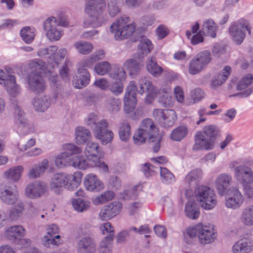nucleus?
I'll list each match as a JSON object with an SVG mask.
<instances>
[{"label":"nucleus","mask_w":253,"mask_h":253,"mask_svg":"<svg viewBox=\"0 0 253 253\" xmlns=\"http://www.w3.org/2000/svg\"><path fill=\"white\" fill-rule=\"evenodd\" d=\"M240 221L245 226H253V205L247 207L243 210Z\"/></svg>","instance_id":"obj_36"},{"label":"nucleus","mask_w":253,"mask_h":253,"mask_svg":"<svg viewBox=\"0 0 253 253\" xmlns=\"http://www.w3.org/2000/svg\"><path fill=\"white\" fill-rule=\"evenodd\" d=\"M253 251V238L243 237L236 242L232 247L233 253H251Z\"/></svg>","instance_id":"obj_20"},{"label":"nucleus","mask_w":253,"mask_h":253,"mask_svg":"<svg viewBox=\"0 0 253 253\" xmlns=\"http://www.w3.org/2000/svg\"><path fill=\"white\" fill-rule=\"evenodd\" d=\"M121 106V101L118 98L110 97L107 101V107L112 112H118Z\"/></svg>","instance_id":"obj_54"},{"label":"nucleus","mask_w":253,"mask_h":253,"mask_svg":"<svg viewBox=\"0 0 253 253\" xmlns=\"http://www.w3.org/2000/svg\"><path fill=\"white\" fill-rule=\"evenodd\" d=\"M201 223H199L193 227L187 229V235L190 238L193 239L196 236L199 237Z\"/></svg>","instance_id":"obj_61"},{"label":"nucleus","mask_w":253,"mask_h":253,"mask_svg":"<svg viewBox=\"0 0 253 253\" xmlns=\"http://www.w3.org/2000/svg\"><path fill=\"white\" fill-rule=\"evenodd\" d=\"M153 115L155 120L163 127L172 126L177 120L176 113L172 109H155Z\"/></svg>","instance_id":"obj_13"},{"label":"nucleus","mask_w":253,"mask_h":253,"mask_svg":"<svg viewBox=\"0 0 253 253\" xmlns=\"http://www.w3.org/2000/svg\"><path fill=\"white\" fill-rule=\"evenodd\" d=\"M84 184L85 189L90 192H99L104 188L103 182L93 173L85 176Z\"/></svg>","instance_id":"obj_24"},{"label":"nucleus","mask_w":253,"mask_h":253,"mask_svg":"<svg viewBox=\"0 0 253 253\" xmlns=\"http://www.w3.org/2000/svg\"><path fill=\"white\" fill-rule=\"evenodd\" d=\"M211 61V52L207 50L200 52L192 59L189 65V73L197 74L203 70Z\"/></svg>","instance_id":"obj_10"},{"label":"nucleus","mask_w":253,"mask_h":253,"mask_svg":"<svg viewBox=\"0 0 253 253\" xmlns=\"http://www.w3.org/2000/svg\"><path fill=\"white\" fill-rule=\"evenodd\" d=\"M122 209V204L117 201L113 202L103 207L99 211L101 220H108L118 214Z\"/></svg>","instance_id":"obj_19"},{"label":"nucleus","mask_w":253,"mask_h":253,"mask_svg":"<svg viewBox=\"0 0 253 253\" xmlns=\"http://www.w3.org/2000/svg\"><path fill=\"white\" fill-rule=\"evenodd\" d=\"M188 130L185 126H180L174 129L170 133V138L175 141H180L188 134Z\"/></svg>","instance_id":"obj_41"},{"label":"nucleus","mask_w":253,"mask_h":253,"mask_svg":"<svg viewBox=\"0 0 253 253\" xmlns=\"http://www.w3.org/2000/svg\"><path fill=\"white\" fill-rule=\"evenodd\" d=\"M222 196H224L225 206L229 209H238L244 202L243 195L237 187L224 189L222 188Z\"/></svg>","instance_id":"obj_9"},{"label":"nucleus","mask_w":253,"mask_h":253,"mask_svg":"<svg viewBox=\"0 0 253 253\" xmlns=\"http://www.w3.org/2000/svg\"><path fill=\"white\" fill-rule=\"evenodd\" d=\"M124 67L127 70L129 75L132 76L136 74L140 70L138 63L133 59H128L124 64Z\"/></svg>","instance_id":"obj_48"},{"label":"nucleus","mask_w":253,"mask_h":253,"mask_svg":"<svg viewBox=\"0 0 253 253\" xmlns=\"http://www.w3.org/2000/svg\"><path fill=\"white\" fill-rule=\"evenodd\" d=\"M42 243L45 247L53 248L61 243L60 236L59 235L53 236L45 235L42 238Z\"/></svg>","instance_id":"obj_47"},{"label":"nucleus","mask_w":253,"mask_h":253,"mask_svg":"<svg viewBox=\"0 0 253 253\" xmlns=\"http://www.w3.org/2000/svg\"><path fill=\"white\" fill-rule=\"evenodd\" d=\"M96 251V245L92 238L84 237L78 243L77 251L78 253H94Z\"/></svg>","instance_id":"obj_26"},{"label":"nucleus","mask_w":253,"mask_h":253,"mask_svg":"<svg viewBox=\"0 0 253 253\" xmlns=\"http://www.w3.org/2000/svg\"><path fill=\"white\" fill-rule=\"evenodd\" d=\"M15 123L17 126V132L19 135H25L34 131L32 124L28 121L25 116L16 119Z\"/></svg>","instance_id":"obj_28"},{"label":"nucleus","mask_w":253,"mask_h":253,"mask_svg":"<svg viewBox=\"0 0 253 253\" xmlns=\"http://www.w3.org/2000/svg\"><path fill=\"white\" fill-rule=\"evenodd\" d=\"M109 14L111 17L116 16L120 12V8L115 0H110L108 4Z\"/></svg>","instance_id":"obj_58"},{"label":"nucleus","mask_w":253,"mask_h":253,"mask_svg":"<svg viewBox=\"0 0 253 253\" xmlns=\"http://www.w3.org/2000/svg\"><path fill=\"white\" fill-rule=\"evenodd\" d=\"M19 198V192L14 184H1L0 185V199L8 205L15 204Z\"/></svg>","instance_id":"obj_16"},{"label":"nucleus","mask_w":253,"mask_h":253,"mask_svg":"<svg viewBox=\"0 0 253 253\" xmlns=\"http://www.w3.org/2000/svg\"><path fill=\"white\" fill-rule=\"evenodd\" d=\"M104 0H85V13L92 18L91 21L85 20L84 26H91L93 27L101 26L104 23L101 15L105 9Z\"/></svg>","instance_id":"obj_5"},{"label":"nucleus","mask_w":253,"mask_h":253,"mask_svg":"<svg viewBox=\"0 0 253 253\" xmlns=\"http://www.w3.org/2000/svg\"><path fill=\"white\" fill-rule=\"evenodd\" d=\"M58 47L55 45L50 46L48 47L41 49L38 52V55L40 57H43L44 55H49L48 57L51 61H49V63L54 69L58 67L60 62L63 60L66 54L67 50L65 48L60 49L57 51Z\"/></svg>","instance_id":"obj_12"},{"label":"nucleus","mask_w":253,"mask_h":253,"mask_svg":"<svg viewBox=\"0 0 253 253\" xmlns=\"http://www.w3.org/2000/svg\"><path fill=\"white\" fill-rule=\"evenodd\" d=\"M195 195L197 201L205 210L213 209L216 204V195L214 191L208 186H199L195 190Z\"/></svg>","instance_id":"obj_8"},{"label":"nucleus","mask_w":253,"mask_h":253,"mask_svg":"<svg viewBox=\"0 0 253 253\" xmlns=\"http://www.w3.org/2000/svg\"><path fill=\"white\" fill-rule=\"evenodd\" d=\"M32 104L36 111L43 112L51 105L50 97L48 95L37 96L33 99Z\"/></svg>","instance_id":"obj_27"},{"label":"nucleus","mask_w":253,"mask_h":253,"mask_svg":"<svg viewBox=\"0 0 253 253\" xmlns=\"http://www.w3.org/2000/svg\"><path fill=\"white\" fill-rule=\"evenodd\" d=\"M23 169V167L22 166L13 167L6 170L4 175L7 179L14 182H17L21 178Z\"/></svg>","instance_id":"obj_38"},{"label":"nucleus","mask_w":253,"mask_h":253,"mask_svg":"<svg viewBox=\"0 0 253 253\" xmlns=\"http://www.w3.org/2000/svg\"><path fill=\"white\" fill-rule=\"evenodd\" d=\"M27 83L29 88L36 93L43 92L46 88L45 83L42 75L29 73L27 77Z\"/></svg>","instance_id":"obj_22"},{"label":"nucleus","mask_w":253,"mask_h":253,"mask_svg":"<svg viewBox=\"0 0 253 253\" xmlns=\"http://www.w3.org/2000/svg\"><path fill=\"white\" fill-rule=\"evenodd\" d=\"M153 88V85L152 83L145 77H141L139 79L137 85L134 81L130 82L124 96L125 110L128 113L135 108L137 102L136 91L142 94L145 91H152Z\"/></svg>","instance_id":"obj_2"},{"label":"nucleus","mask_w":253,"mask_h":253,"mask_svg":"<svg viewBox=\"0 0 253 253\" xmlns=\"http://www.w3.org/2000/svg\"><path fill=\"white\" fill-rule=\"evenodd\" d=\"M86 124L93 130L95 137L101 141L102 144L112 141L114 133L108 129L109 124L105 119H99L94 113H89L85 119Z\"/></svg>","instance_id":"obj_4"},{"label":"nucleus","mask_w":253,"mask_h":253,"mask_svg":"<svg viewBox=\"0 0 253 253\" xmlns=\"http://www.w3.org/2000/svg\"><path fill=\"white\" fill-rule=\"evenodd\" d=\"M82 174L76 172L73 174L57 173L53 175L50 182V189L55 194H61L64 189L74 190L80 184Z\"/></svg>","instance_id":"obj_3"},{"label":"nucleus","mask_w":253,"mask_h":253,"mask_svg":"<svg viewBox=\"0 0 253 253\" xmlns=\"http://www.w3.org/2000/svg\"><path fill=\"white\" fill-rule=\"evenodd\" d=\"M204 92L203 90L199 88H195L192 90L190 93V96L193 100L194 102L199 101L204 96Z\"/></svg>","instance_id":"obj_63"},{"label":"nucleus","mask_w":253,"mask_h":253,"mask_svg":"<svg viewBox=\"0 0 253 253\" xmlns=\"http://www.w3.org/2000/svg\"><path fill=\"white\" fill-rule=\"evenodd\" d=\"M54 90L53 99L55 102L58 99L67 97L70 94V90L68 89L64 85L60 84L56 86Z\"/></svg>","instance_id":"obj_49"},{"label":"nucleus","mask_w":253,"mask_h":253,"mask_svg":"<svg viewBox=\"0 0 253 253\" xmlns=\"http://www.w3.org/2000/svg\"><path fill=\"white\" fill-rule=\"evenodd\" d=\"M30 73L34 74L41 75L42 73L46 74L47 73V68L46 66L45 63L40 59H35L29 63Z\"/></svg>","instance_id":"obj_30"},{"label":"nucleus","mask_w":253,"mask_h":253,"mask_svg":"<svg viewBox=\"0 0 253 253\" xmlns=\"http://www.w3.org/2000/svg\"><path fill=\"white\" fill-rule=\"evenodd\" d=\"M213 139L206 136L202 131H199L195 136V143L193 146V150L194 151L200 149L211 150L213 148Z\"/></svg>","instance_id":"obj_23"},{"label":"nucleus","mask_w":253,"mask_h":253,"mask_svg":"<svg viewBox=\"0 0 253 253\" xmlns=\"http://www.w3.org/2000/svg\"><path fill=\"white\" fill-rule=\"evenodd\" d=\"M109 76L112 79L122 81L126 78V72L122 67H115L109 73Z\"/></svg>","instance_id":"obj_51"},{"label":"nucleus","mask_w":253,"mask_h":253,"mask_svg":"<svg viewBox=\"0 0 253 253\" xmlns=\"http://www.w3.org/2000/svg\"><path fill=\"white\" fill-rule=\"evenodd\" d=\"M114 193L111 191H107L98 196L94 202L96 204H101L106 202L112 200L114 198Z\"/></svg>","instance_id":"obj_56"},{"label":"nucleus","mask_w":253,"mask_h":253,"mask_svg":"<svg viewBox=\"0 0 253 253\" xmlns=\"http://www.w3.org/2000/svg\"><path fill=\"white\" fill-rule=\"evenodd\" d=\"M100 230H101L103 234H108V236H112V237H114V229L111 223L109 222L104 223L100 226Z\"/></svg>","instance_id":"obj_60"},{"label":"nucleus","mask_w":253,"mask_h":253,"mask_svg":"<svg viewBox=\"0 0 253 253\" xmlns=\"http://www.w3.org/2000/svg\"><path fill=\"white\" fill-rule=\"evenodd\" d=\"M25 229L21 225L11 226L6 230V235L8 239L12 242L22 240L25 235Z\"/></svg>","instance_id":"obj_29"},{"label":"nucleus","mask_w":253,"mask_h":253,"mask_svg":"<svg viewBox=\"0 0 253 253\" xmlns=\"http://www.w3.org/2000/svg\"><path fill=\"white\" fill-rule=\"evenodd\" d=\"M146 67L147 71L156 77L160 76L163 72V68L158 65L157 59L154 56L148 57L146 62Z\"/></svg>","instance_id":"obj_33"},{"label":"nucleus","mask_w":253,"mask_h":253,"mask_svg":"<svg viewBox=\"0 0 253 253\" xmlns=\"http://www.w3.org/2000/svg\"><path fill=\"white\" fill-rule=\"evenodd\" d=\"M207 137L212 139L215 138L218 133L216 127L213 125H209L205 126L203 128V131L202 132Z\"/></svg>","instance_id":"obj_57"},{"label":"nucleus","mask_w":253,"mask_h":253,"mask_svg":"<svg viewBox=\"0 0 253 253\" xmlns=\"http://www.w3.org/2000/svg\"><path fill=\"white\" fill-rule=\"evenodd\" d=\"M253 77L251 74H247L244 76L238 82L237 85V89L242 90L247 88L253 83Z\"/></svg>","instance_id":"obj_50"},{"label":"nucleus","mask_w":253,"mask_h":253,"mask_svg":"<svg viewBox=\"0 0 253 253\" xmlns=\"http://www.w3.org/2000/svg\"><path fill=\"white\" fill-rule=\"evenodd\" d=\"M158 102L164 107H169L172 104L171 97L167 93L160 96Z\"/></svg>","instance_id":"obj_64"},{"label":"nucleus","mask_w":253,"mask_h":253,"mask_svg":"<svg viewBox=\"0 0 253 253\" xmlns=\"http://www.w3.org/2000/svg\"><path fill=\"white\" fill-rule=\"evenodd\" d=\"M36 29L33 27L28 26L21 29L20 32V36L22 40L26 43H31L35 37Z\"/></svg>","instance_id":"obj_40"},{"label":"nucleus","mask_w":253,"mask_h":253,"mask_svg":"<svg viewBox=\"0 0 253 253\" xmlns=\"http://www.w3.org/2000/svg\"><path fill=\"white\" fill-rule=\"evenodd\" d=\"M84 160L80 158L79 155L71 157L64 151L58 155L55 159V164L58 168L66 166H72L80 169H85Z\"/></svg>","instance_id":"obj_15"},{"label":"nucleus","mask_w":253,"mask_h":253,"mask_svg":"<svg viewBox=\"0 0 253 253\" xmlns=\"http://www.w3.org/2000/svg\"><path fill=\"white\" fill-rule=\"evenodd\" d=\"M99 152V147L97 143L93 142L87 143L84 150L86 158L83 155H79L80 158L84 160V163L86 165L85 169L99 165V158L97 155Z\"/></svg>","instance_id":"obj_14"},{"label":"nucleus","mask_w":253,"mask_h":253,"mask_svg":"<svg viewBox=\"0 0 253 253\" xmlns=\"http://www.w3.org/2000/svg\"><path fill=\"white\" fill-rule=\"evenodd\" d=\"M237 114L236 110L231 108L226 110L223 116V120L225 123H229L235 117Z\"/></svg>","instance_id":"obj_62"},{"label":"nucleus","mask_w":253,"mask_h":253,"mask_svg":"<svg viewBox=\"0 0 253 253\" xmlns=\"http://www.w3.org/2000/svg\"><path fill=\"white\" fill-rule=\"evenodd\" d=\"M111 69L110 64L107 61L100 62L94 66L96 73L100 75H104L110 71Z\"/></svg>","instance_id":"obj_53"},{"label":"nucleus","mask_w":253,"mask_h":253,"mask_svg":"<svg viewBox=\"0 0 253 253\" xmlns=\"http://www.w3.org/2000/svg\"><path fill=\"white\" fill-rule=\"evenodd\" d=\"M108 182L110 187L112 189L118 190L122 186L121 179L115 175H112L109 177Z\"/></svg>","instance_id":"obj_59"},{"label":"nucleus","mask_w":253,"mask_h":253,"mask_svg":"<svg viewBox=\"0 0 253 253\" xmlns=\"http://www.w3.org/2000/svg\"><path fill=\"white\" fill-rule=\"evenodd\" d=\"M90 202L85 201L82 198H77L72 201V206L74 210L78 212L86 211L89 207Z\"/></svg>","instance_id":"obj_46"},{"label":"nucleus","mask_w":253,"mask_h":253,"mask_svg":"<svg viewBox=\"0 0 253 253\" xmlns=\"http://www.w3.org/2000/svg\"><path fill=\"white\" fill-rule=\"evenodd\" d=\"M248 31L251 35V27L248 20L240 19L233 24L229 28V32L233 41L237 44H241Z\"/></svg>","instance_id":"obj_11"},{"label":"nucleus","mask_w":253,"mask_h":253,"mask_svg":"<svg viewBox=\"0 0 253 253\" xmlns=\"http://www.w3.org/2000/svg\"><path fill=\"white\" fill-rule=\"evenodd\" d=\"M160 179L165 184H171L175 181L173 174L167 168L160 167Z\"/></svg>","instance_id":"obj_45"},{"label":"nucleus","mask_w":253,"mask_h":253,"mask_svg":"<svg viewBox=\"0 0 253 253\" xmlns=\"http://www.w3.org/2000/svg\"><path fill=\"white\" fill-rule=\"evenodd\" d=\"M185 212L188 218L195 219L199 216V208L195 202L189 201L185 205Z\"/></svg>","instance_id":"obj_39"},{"label":"nucleus","mask_w":253,"mask_h":253,"mask_svg":"<svg viewBox=\"0 0 253 253\" xmlns=\"http://www.w3.org/2000/svg\"><path fill=\"white\" fill-rule=\"evenodd\" d=\"M74 46L79 53L84 55L89 53L93 49V45L90 42L84 41L75 42Z\"/></svg>","instance_id":"obj_44"},{"label":"nucleus","mask_w":253,"mask_h":253,"mask_svg":"<svg viewBox=\"0 0 253 253\" xmlns=\"http://www.w3.org/2000/svg\"><path fill=\"white\" fill-rule=\"evenodd\" d=\"M216 237V231L212 227L201 223L199 234V240L201 244L207 245L211 243Z\"/></svg>","instance_id":"obj_21"},{"label":"nucleus","mask_w":253,"mask_h":253,"mask_svg":"<svg viewBox=\"0 0 253 253\" xmlns=\"http://www.w3.org/2000/svg\"><path fill=\"white\" fill-rule=\"evenodd\" d=\"M217 27L213 20L211 19H207L202 26V33L207 36L215 38L216 36Z\"/></svg>","instance_id":"obj_35"},{"label":"nucleus","mask_w":253,"mask_h":253,"mask_svg":"<svg viewBox=\"0 0 253 253\" xmlns=\"http://www.w3.org/2000/svg\"><path fill=\"white\" fill-rule=\"evenodd\" d=\"M4 86L7 93L12 97H16L21 93V88L20 85L16 83L15 76H10L8 83Z\"/></svg>","instance_id":"obj_34"},{"label":"nucleus","mask_w":253,"mask_h":253,"mask_svg":"<svg viewBox=\"0 0 253 253\" xmlns=\"http://www.w3.org/2000/svg\"><path fill=\"white\" fill-rule=\"evenodd\" d=\"M75 139L78 144L87 143L91 138L89 130L83 126H78L75 130Z\"/></svg>","instance_id":"obj_32"},{"label":"nucleus","mask_w":253,"mask_h":253,"mask_svg":"<svg viewBox=\"0 0 253 253\" xmlns=\"http://www.w3.org/2000/svg\"><path fill=\"white\" fill-rule=\"evenodd\" d=\"M48 167V162L46 160L42 161L40 164L34 165L29 169L27 176L29 179H35L39 177Z\"/></svg>","instance_id":"obj_31"},{"label":"nucleus","mask_w":253,"mask_h":253,"mask_svg":"<svg viewBox=\"0 0 253 253\" xmlns=\"http://www.w3.org/2000/svg\"><path fill=\"white\" fill-rule=\"evenodd\" d=\"M235 177L242 185L250 184L253 182V171L250 167L243 166L238 169Z\"/></svg>","instance_id":"obj_25"},{"label":"nucleus","mask_w":253,"mask_h":253,"mask_svg":"<svg viewBox=\"0 0 253 253\" xmlns=\"http://www.w3.org/2000/svg\"><path fill=\"white\" fill-rule=\"evenodd\" d=\"M118 133L120 139L124 142L127 141L131 136V127L130 125L124 121L120 124Z\"/></svg>","instance_id":"obj_42"},{"label":"nucleus","mask_w":253,"mask_h":253,"mask_svg":"<svg viewBox=\"0 0 253 253\" xmlns=\"http://www.w3.org/2000/svg\"><path fill=\"white\" fill-rule=\"evenodd\" d=\"M47 188L45 183L40 181H35L26 186L25 195L31 199H37L41 197L47 191Z\"/></svg>","instance_id":"obj_18"},{"label":"nucleus","mask_w":253,"mask_h":253,"mask_svg":"<svg viewBox=\"0 0 253 253\" xmlns=\"http://www.w3.org/2000/svg\"><path fill=\"white\" fill-rule=\"evenodd\" d=\"M45 35L50 41H58L63 35L62 29L57 25V19L51 16L47 18L43 24Z\"/></svg>","instance_id":"obj_17"},{"label":"nucleus","mask_w":253,"mask_h":253,"mask_svg":"<svg viewBox=\"0 0 253 253\" xmlns=\"http://www.w3.org/2000/svg\"><path fill=\"white\" fill-rule=\"evenodd\" d=\"M99 60L97 55H91L89 57L81 62L78 65L77 74L73 78V84L77 88H82L86 86L90 81V74L85 68H90L94 63Z\"/></svg>","instance_id":"obj_6"},{"label":"nucleus","mask_w":253,"mask_h":253,"mask_svg":"<svg viewBox=\"0 0 253 253\" xmlns=\"http://www.w3.org/2000/svg\"><path fill=\"white\" fill-rule=\"evenodd\" d=\"M133 138L134 143L137 145H140L148 140L151 143L154 152H158L160 150L162 137L159 135L158 129L150 119H146L142 122Z\"/></svg>","instance_id":"obj_1"},{"label":"nucleus","mask_w":253,"mask_h":253,"mask_svg":"<svg viewBox=\"0 0 253 253\" xmlns=\"http://www.w3.org/2000/svg\"><path fill=\"white\" fill-rule=\"evenodd\" d=\"M4 69L5 72L2 69H0V84L3 86L8 83L10 76H14L12 74V69L10 67L6 66Z\"/></svg>","instance_id":"obj_55"},{"label":"nucleus","mask_w":253,"mask_h":253,"mask_svg":"<svg viewBox=\"0 0 253 253\" xmlns=\"http://www.w3.org/2000/svg\"><path fill=\"white\" fill-rule=\"evenodd\" d=\"M203 175L202 171L196 169L190 171L185 176V180L189 185H196Z\"/></svg>","instance_id":"obj_43"},{"label":"nucleus","mask_w":253,"mask_h":253,"mask_svg":"<svg viewBox=\"0 0 253 253\" xmlns=\"http://www.w3.org/2000/svg\"><path fill=\"white\" fill-rule=\"evenodd\" d=\"M64 151L71 157L73 155L79 154L82 152V148L75 145L73 143H66L63 146Z\"/></svg>","instance_id":"obj_52"},{"label":"nucleus","mask_w":253,"mask_h":253,"mask_svg":"<svg viewBox=\"0 0 253 253\" xmlns=\"http://www.w3.org/2000/svg\"><path fill=\"white\" fill-rule=\"evenodd\" d=\"M130 18L126 15H123L113 23L110 26V31L114 35L117 40L127 39L131 36L135 30V26L129 23Z\"/></svg>","instance_id":"obj_7"},{"label":"nucleus","mask_w":253,"mask_h":253,"mask_svg":"<svg viewBox=\"0 0 253 253\" xmlns=\"http://www.w3.org/2000/svg\"><path fill=\"white\" fill-rule=\"evenodd\" d=\"M138 58L140 59L146 56L153 48V45L150 40L143 39L140 41L138 44Z\"/></svg>","instance_id":"obj_37"}]
</instances>
